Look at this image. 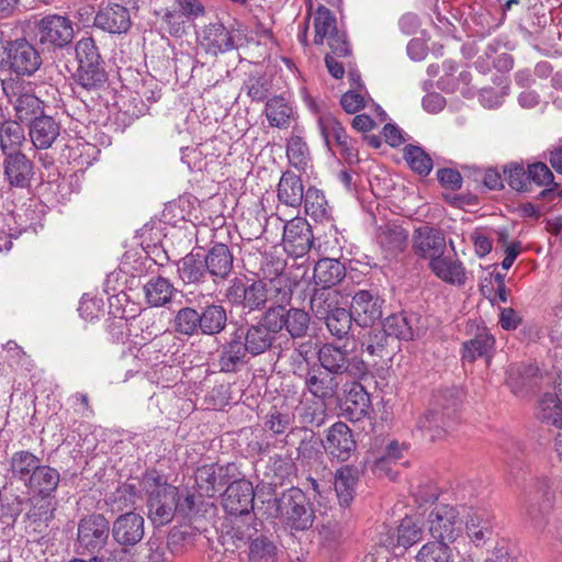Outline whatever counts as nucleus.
I'll list each match as a JSON object with an SVG mask.
<instances>
[{"mask_svg":"<svg viewBox=\"0 0 562 562\" xmlns=\"http://www.w3.org/2000/svg\"><path fill=\"white\" fill-rule=\"evenodd\" d=\"M303 202L306 214L316 222L330 220V207L322 190L315 187L307 188Z\"/></svg>","mask_w":562,"mask_h":562,"instance_id":"3c124183","label":"nucleus"},{"mask_svg":"<svg viewBox=\"0 0 562 562\" xmlns=\"http://www.w3.org/2000/svg\"><path fill=\"white\" fill-rule=\"evenodd\" d=\"M339 292L331 285L324 284L316 288L310 300L311 308L317 318H324L331 311L339 308L338 304Z\"/></svg>","mask_w":562,"mask_h":562,"instance_id":"de8ad7c7","label":"nucleus"},{"mask_svg":"<svg viewBox=\"0 0 562 562\" xmlns=\"http://www.w3.org/2000/svg\"><path fill=\"white\" fill-rule=\"evenodd\" d=\"M274 283H233L228 289V295L233 297L235 303H240L249 310H257L262 307L267 301L272 299V295H281V301L292 292L288 290L273 286Z\"/></svg>","mask_w":562,"mask_h":562,"instance_id":"2eb2a0df","label":"nucleus"},{"mask_svg":"<svg viewBox=\"0 0 562 562\" xmlns=\"http://www.w3.org/2000/svg\"><path fill=\"white\" fill-rule=\"evenodd\" d=\"M43 60L37 48L25 38L8 41L4 70L19 77H31L42 66Z\"/></svg>","mask_w":562,"mask_h":562,"instance_id":"9b49d317","label":"nucleus"},{"mask_svg":"<svg viewBox=\"0 0 562 562\" xmlns=\"http://www.w3.org/2000/svg\"><path fill=\"white\" fill-rule=\"evenodd\" d=\"M204 260L207 276L213 279H226L233 269V255L224 244L213 246L207 255H204Z\"/></svg>","mask_w":562,"mask_h":562,"instance_id":"37998d69","label":"nucleus"},{"mask_svg":"<svg viewBox=\"0 0 562 562\" xmlns=\"http://www.w3.org/2000/svg\"><path fill=\"white\" fill-rule=\"evenodd\" d=\"M38 43L48 50L70 48L75 36L72 21L65 15L47 14L36 22Z\"/></svg>","mask_w":562,"mask_h":562,"instance_id":"1a4fd4ad","label":"nucleus"},{"mask_svg":"<svg viewBox=\"0 0 562 562\" xmlns=\"http://www.w3.org/2000/svg\"><path fill=\"white\" fill-rule=\"evenodd\" d=\"M317 125L329 150H333V145H335L349 165L359 161L356 142L349 137L342 124L331 113L321 114Z\"/></svg>","mask_w":562,"mask_h":562,"instance_id":"f8f14e48","label":"nucleus"},{"mask_svg":"<svg viewBox=\"0 0 562 562\" xmlns=\"http://www.w3.org/2000/svg\"><path fill=\"white\" fill-rule=\"evenodd\" d=\"M204 254L190 252L178 262L180 279L188 281H200L207 276Z\"/></svg>","mask_w":562,"mask_h":562,"instance_id":"6e6d98bb","label":"nucleus"},{"mask_svg":"<svg viewBox=\"0 0 562 562\" xmlns=\"http://www.w3.org/2000/svg\"><path fill=\"white\" fill-rule=\"evenodd\" d=\"M200 322L199 313L194 308L183 307L173 319V328L178 334L190 337L200 330Z\"/></svg>","mask_w":562,"mask_h":562,"instance_id":"0e129e2a","label":"nucleus"},{"mask_svg":"<svg viewBox=\"0 0 562 562\" xmlns=\"http://www.w3.org/2000/svg\"><path fill=\"white\" fill-rule=\"evenodd\" d=\"M314 43L316 45H322L325 38H328L329 35L338 31L336 18L328 8L324 5L317 8L314 18Z\"/></svg>","mask_w":562,"mask_h":562,"instance_id":"bf43d9fd","label":"nucleus"},{"mask_svg":"<svg viewBox=\"0 0 562 562\" xmlns=\"http://www.w3.org/2000/svg\"><path fill=\"white\" fill-rule=\"evenodd\" d=\"M345 278L355 279L338 259L322 258L314 267L313 281H344Z\"/></svg>","mask_w":562,"mask_h":562,"instance_id":"603ef678","label":"nucleus"},{"mask_svg":"<svg viewBox=\"0 0 562 562\" xmlns=\"http://www.w3.org/2000/svg\"><path fill=\"white\" fill-rule=\"evenodd\" d=\"M462 397V391L456 386L437 390L430 408L417 419V429L430 440L443 437L459 420Z\"/></svg>","mask_w":562,"mask_h":562,"instance_id":"7ed1b4c3","label":"nucleus"},{"mask_svg":"<svg viewBox=\"0 0 562 562\" xmlns=\"http://www.w3.org/2000/svg\"><path fill=\"white\" fill-rule=\"evenodd\" d=\"M177 350L175 337L171 334H162L143 345L138 349L137 358L151 368H157L160 364L171 367L170 362Z\"/></svg>","mask_w":562,"mask_h":562,"instance_id":"a878e982","label":"nucleus"},{"mask_svg":"<svg viewBox=\"0 0 562 562\" xmlns=\"http://www.w3.org/2000/svg\"><path fill=\"white\" fill-rule=\"evenodd\" d=\"M304 194V186L301 177L293 171H284L278 183V200L286 206L299 207L303 203Z\"/></svg>","mask_w":562,"mask_h":562,"instance_id":"58836bf2","label":"nucleus"},{"mask_svg":"<svg viewBox=\"0 0 562 562\" xmlns=\"http://www.w3.org/2000/svg\"><path fill=\"white\" fill-rule=\"evenodd\" d=\"M360 470L355 465H344L335 473V491L340 506L348 507L355 498Z\"/></svg>","mask_w":562,"mask_h":562,"instance_id":"ea45409f","label":"nucleus"},{"mask_svg":"<svg viewBox=\"0 0 562 562\" xmlns=\"http://www.w3.org/2000/svg\"><path fill=\"white\" fill-rule=\"evenodd\" d=\"M218 543L226 550H243L248 562H277L278 548L272 535L265 530L262 521L234 522L220 529Z\"/></svg>","mask_w":562,"mask_h":562,"instance_id":"f257e3e1","label":"nucleus"},{"mask_svg":"<svg viewBox=\"0 0 562 562\" xmlns=\"http://www.w3.org/2000/svg\"><path fill=\"white\" fill-rule=\"evenodd\" d=\"M536 416L541 424L562 428V400L555 393H544Z\"/></svg>","mask_w":562,"mask_h":562,"instance_id":"49530a36","label":"nucleus"},{"mask_svg":"<svg viewBox=\"0 0 562 562\" xmlns=\"http://www.w3.org/2000/svg\"><path fill=\"white\" fill-rule=\"evenodd\" d=\"M378 243L389 256H396L407 247L408 232L401 225L387 223L378 229Z\"/></svg>","mask_w":562,"mask_h":562,"instance_id":"a19ab883","label":"nucleus"},{"mask_svg":"<svg viewBox=\"0 0 562 562\" xmlns=\"http://www.w3.org/2000/svg\"><path fill=\"white\" fill-rule=\"evenodd\" d=\"M295 420L293 408L282 400L280 404L271 406L265 417L263 428L273 435H284L292 430Z\"/></svg>","mask_w":562,"mask_h":562,"instance_id":"79ce46f5","label":"nucleus"},{"mask_svg":"<svg viewBox=\"0 0 562 562\" xmlns=\"http://www.w3.org/2000/svg\"><path fill=\"white\" fill-rule=\"evenodd\" d=\"M202 497L204 495H195L189 491L180 492L178 490V499H177V513H179L184 518H192L199 516L202 512L201 506H203Z\"/></svg>","mask_w":562,"mask_h":562,"instance_id":"338daca9","label":"nucleus"},{"mask_svg":"<svg viewBox=\"0 0 562 562\" xmlns=\"http://www.w3.org/2000/svg\"><path fill=\"white\" fill-rule=\"evenodd\" d=\"M453 553L449 543L442 541H429L425 543L416 554V562H453Z\"/></svg>","mask_w":562,"mask_h":562,"instance_id":"13d9d810","label":"nucleus"},{"mask_svg":"<svg viewBox=\"0 0 562 562\" xmlns=\"http://www.w3.org/2000/svg\"><path fill=\"white\" fill-rule=\"evenodd\" d=\"M247 355L248 351L243 346L241 336H236L234 333L231 339L223 345L218 355L221 372H236L241 366L247 363Z\"/></svg>","mask_w":562,"mask_h":562,"instance_id":"4c0bfd02","label":"nucleus"},{"mask_svg":"<svg viewBox=\"0 0 562 562\" xmlns=\"http://www.w3.org/2000/svg\"><path fill=\"white\" fill-rule=\"evenodd\" d=\"M24 128L16 120H5L0 125V150L2 156L11 153H22L21 147L25 144Z\"/></svg>","mask_w":562,"mask_h":562,"instance_id":"a18cd8bd","label":"nucleus"},{"mask_svg":"<svg viewBox=\"0 0 562 562\" xmlns=\"http://www.w3.org/2000/svg\"><path fill=\"white\" fill-rule=\"evenodd\" d=\"M467 535L475 547L484 546L496 533L494 517L485 509H475L465 521Z\"/></svg>","mask_w":562,"mask_h":562,"instance_id":"7c9ffc66","label":"nucleus"},{"mask_svg":"<svg viewBox=\"0 0 562 562\" xmlns=\"http://www.w3.org/2000/svg\"><path fill=\"white\" fill-rule=\"evenodd\" d=\"M418 323V315L403 311L387 316L383 322V328L390 338L409 341L417 335Z\"/></svg>","mask_w":562,"mask_h":562,"instance_id":"72a5a7b5","label":"nucleus"},{"mask_svg":"<svg viewBox=\"0 0 562 562\" xmlns=\"http://www.w3.org/2000/svg\"><path fill=\"white\" fill-rule=\"evenodd\" d=\"M41 463L42 459L35 453L30 450H19L9 459L8 474L11 480L25 485Z\"/></svg>","mask_w":562,"mask_h":562,"instance_id":"e433bc0d","label":"nucleus"},{"mask_svg":"<svg viewBox=\"0 0 562 562\" xmlns=\"http://www.w3.org/2000/svg\"><path fill=\"white\" fill-rule=\"evenodd\" d=\"M319 369L337 375L341 379L344 374L360 379L368 373L366 362L352 356L346 347L334 342H326L317 351Z\"/></svg>","mask_w":562,"mask_h":562,"instance_id":"0eeeda50","label":"nucleus"},{"mask_svg":"<svg viewBox=\"0 0 562 562\" xmlns=\"http://www.w3.org/2000/svg\"><path fill=\"white\" fill-rule=\"evenodd\" d=\"M554 486V480L541 477L537 482L536 491L529 495L526 515L533 528L543 531L548 526V533L562 542V516L555 514L549 519L555 499Z\"/></svg>","mask_w":562,"mask_h":562,"instance_id":"39448f33","label":"nucleus"},{"mask_svg":"<svg viewBox=\"0 0 562 562\" xmlns=\"http://www.w3.org/2000/svg\"><path fill=\"white\" fill-rule=\"evenodd\" d=\"M296 375L304 381V392L312 395L313 398L323 405L338 398V391L341 385V379L329 372H326L315 366L307 368L305 374L294 371Z\"/></svg>","mask_w":562,"mask_h":562,"instance_id":"dca6fc26","label":"nucleus"},{"mask_svg":"<svg viewBox=\"0 0 562 562\" xmlns=\"http://www.w3.org/2000/svg\"><path fill=\"white\" fill-rule=\"evenodd\" d=\"M286 156L294 168L302 171L306 170L310 162V151L302 137L292 136L288 140Z\"/></svg>","mask_w":562,"mask_h":562,"instance_id":"e2e57ef3","label":"nucleus"},{"mask_svg":"<svg viewBox=\"0 0 562 562\" xmlns=\"http://www.w3.org/2000/svg\"><path fill=\"white\" fill-rule=\"evenodd\" d=\"M273 313L276 321L280 323V330L285 327L292 337H302L305 335L308 324L310 315L300 308H290L284 312L283 307L269 308Z\"/></svg>","mask_w":562,"mask_h":562,"instance_id":"c03bdc74","label":"nucleus"},{"mask_svg":"<svg viewBox=\"0 0 562 562\" xmlns=\"http://www.w3.org/2000/svg\"><path fill=\"white\" fill-rule=\"evenodd\" d=\"M265 113L272 127L286 128L293 114L289 102L280 95H276L266 102Z\"/></svg>","mask_w":562,"mask_h":562,"instance_id":"8fccbe9b","label":"nucleus"},{"mask_svg":"<svg viewBox=\"0 0 562 562\" xmlns=\"http://www.w3.org/2000/svg\"><path fill=\"white\" fill-rule=\"evenodd\" d=\"M60 133L59 123L50 115H40L30 123L29 135L37 149L52 147Z\"/></svg>","mask_w":562,"mask_h":562,"instance_id":"473e14b6","label":"nucleus"},{"mask_svg":"<svg viewBox=\"0 0 562 562\" xmlns=\"http://www.w3.org/2000/svg\"><path fill=\"white\" fill-rule=\"evenodd\" d=\"M200 331L204 335L221 333L227 322L226 311L221 305H209L199 314Z\"/></svg>","mask_w":562,"mask_h":562,"instance_id":"5fc2aeb1","label":"nucleus"},{"mask_svg":"<svg viewBox=\"0 0 562 562\" xmlns=\"http://www.w3.org/2000/svg\"><path fill=\"white\" fill-rule=\"evenodd\" d=\"M294 463L280 454H276L269 459L263 472V477L257 485V495L259 498L267 497L278 493L286 480L293 474Z\"/></svg>","mask_w":562,"mask_h":562,"instance_id":"412c9836","label":"nucleus"},{"mask_svg":"<svg viewBox=\"0 0 562 562\" xmlns=\"http://www.w3.org/2000/svg\"><path fill=\"white\" fill-rule=\"evenodd\" d=\"M234 31L220 20L210 22L200 33V44L212 56L231 52L237 47Z\"/></svg>","mask_w":562,"mask_h":562,"instance_id":"aec40b11","label":"nucleus"},{"mask_svg":"<svg viewBox=\"0 0 562 562\" xmlns=\"http://www.w3.org/2000/svg\"><path fill=\"white\" fill-rule=\"evenodd\" d=\"M390 337L385 329L372 328L363 335L360 345L362 351L367 352L372 357L383 358L386 353Z\"/></svg>","mask_w":562,"mask_h":562,"instance_id":"052dcab7","label":"nucleus"},{"mask_svg":"<svg viewBox=\"0 0 562 562\" xmlns=\"http://www.w3.org/2000/svg\"><path fill=\"white\" fill-rule=\"evenodd\" d=\"M75 79L87 93L91 94L92 101H106L110 93V83L103 63L79 64Z\"/></svg>","mask_w":562,"mask_h":562,"instance_id":"a211bd4d","label":"nucleus"},{"mask_svg":"<svg viewBox=\"0 0 562 562\" xmlns=\"http://www.w3.org/2000/svg\"><path fill=\"white\" fill-rule=\"evenodd\" d=\"M143 291L151 306H162L172 299L175 289L172 283H144Z\"/></svg>","mask_w":562,"mask_h":562,"instance_id":"774afa93","label":"nucleus"},{"mask_svg":"<svg viewBox=\"0 0 562 562\" xmlns=\"http://www.w3.org/2000/svg\"><path fill=\"white\" fill-rule=\"evenodd\" d=\"M254 502L255 490L250 481L240 479L229 483L223 494V507L227 517L220 529L234 522L235 519L241 520L244 524L259 521L252 513Z\"/></svg>","mask_w":562,"mask_h":562,"instance_id":"423d86ee","label":"nucleus"},{"mask_svg":"<svg viewBox=\"0 0 562 562\" xmlns=\"http://www.w3.org/2000/svg\"><path fill=\"white\" fill-rule=\"evenodd\" d=\"M323 319H325L329 333L338 339L347 337L351 330L352 323H355L352 311L344 307L331 311Z\"/></svg>","mask_w":562,"mask_h":562,"instance_id":"4d7b16f0","label":"nucleus"},{"mask_svg":"<svg viewBox=\"0 0 562 562\" xmlns=\"http://www.w3.org/2000/svg\"><path fill=\"white\" fill-rule=\"evenodd\" d=\"M383 304L384 300L371 291L361 290L357 292L350 305L355 323L361 327L372 325L381 318Z\"/></svg>","mask_w":562,"mask_h":562,"instance_id":"cd10ccee","label":"nucleus"},{"mask_svg":"<svg viewBox=\"0 0 562 562\" xmlns=\"http://www.w3.org/2000/svg\"><path fill=\"white\" fill-rule=\"evenodd\" d=\"M495 337L486 327L477 328L474 337L464 341L461 347V360L473 363L479 358L491 357L495 349Z\"/></svg>","mask_w":562,"mask_h":562,"instance_id":"c9c22d12","label":"nucleus"},{"mask_svg":"<svg viewBox=\"0 0 562 562\" xmlns=\"http://www.w3.org/2000/svg\"><path fill=\"white\" fill-rule=\"evenodd\" d=\"M147 494V516L155 526L170 522L177 510L178 487L156 470L146 471L142 481Z\"/></svg>","mask_w":562,"mask_h":562,"instance_id":"20e7f679","label":"nucleus"},{"mask_svg":"<svg viewBox=\"0 0 562 562\" xmlns=\"http://www.w3.org/2000/svg\"><path fill=\"white\" fill-rule=\"evenodd\" d=\"M273 318H276L273 313L268 311L258 323L240 327L235 331L236 336H241L243 346L249 355L256 357L272 347L280 331V323Z\"/></svg>","mask_w":562,"mask_h":562,"instance_id":"9d476101","label":"nucleus"},{"mask_svg":"<svg viewBox=\"0 0 562 562\" xmlns=\"http://www.w3.org/2000/svg\"><path fill=\"white\" fill-rule=\"evenodd\" d=\"M427 528L435 540L452 543L461 532L462 520L453 505L440 503L428 514Z\"/></svg>","mask_w":562,"mask_h":562,"instance_id":"ddd939ff","label":"nucleus"},{"mask_svg":"<svg viewBox=\"0 0 562 562\" xmlns=\"http://www.w3.org/2000/svg\"><path fill=\"white\" fill-rule=\"evenodd\" d=\"M3 179L10 188L29 189L35 175L34 162L24 153L2 156Z\"/></svg>","mask_w":562,"mask_h":562,"instance_id":"6ab92c4d","label":"nucleus"},{"mask_svg":"<svg viewBox=\"0 0 562 562\" xmlns=\"http://www.w3.org/2000/svg\"><path fill=\"white\" fill-rule=\"evenodd\" d=\"M527 175L531 191L533 186L542 188L537 194L539 199L553 201L561 195V192L558 191V183L553 181V173L546 164L539 161L528 165Z\"/></svg>","mask_w":562,"mask_h":562,"instance_id":"2f4dec72","label":"nucleus"},{"mask_svg":"<svg viewBox=\"0 0 562 562\" xmlns=\"http://www.w3.org/2000/svg\"><path fill=\"white\" fill-rule=\"evenodd\" d=\"M267 518L279 519L291 530L304 531L313 526L315 515L307 495L299 487L291 486L281 493L262 498Z\"/></svg>","mask_w":562,"mask_h":562,"instance_id":"f03ea898","label":"nucleus"},{"mask_svg":"<svg viewBox=\"0 0 562 562\" xmlns=\"http://www.w3.org/2000/svg\"><path fill=\"white\" fill-rule=\"evenodd\" d=\"M60 482V473L57 469L43 464L36 469L31 480L24 485L33 495L43 497H55Z\"/></svg>","mask_w":562,"mask_h":562,"instance_id":"f704fd0d","label":"nucleus"},{"mask_svg":"<svg viewBox=\"0 0 562 562\" xmlns=\"http://www.w3.org/2000/svg\"><path fill=\"white\" fill-rule=\"evenodd\" d=\"M356 447L351 429L342 422L333 424L323 440V448L331 461H348L356 451Z\"/></svg>","mask_w":562,"mask_h":562,"instance_id":"f3484780","label":"nucleus"},{"mask_svg":"<svg viewBox=\"0 0 562 562\" xmlns=\"http://www.w3.org/2000/svg\"><path fill=\"white\" fill-rule=\"evenodd\" d=\"M429 265L441 281H463L464 279L462 262L451 256L441 255Z\"/></svg>","mask_w":562,"mask_h":562,"instance_id":"864d4df0","label":"nucleus"},{"mask_svg":"<svg viewBox=\"0 0 562 562\" xmlns=\"http://www.w3.org/2000/svg\"><path fill=\"white\" fill-rule=\"evenodd\" d=\"M55 497H43L40 495H33L26 498V503L30 505V509L26 513V518L33 524L45 525L54 519V513L56 510Z\"/></svg>","mask_w":562,"mask_h":562,"instance_id":"09e8293b","label":"nucleus"},{"mask_svg":"<svg viewBox=\"0 0 562 562\" xmlns=\"http://www.w3.org/2000/svg\"><path fill=\"white\" fill-rule=\"evenodd\" d=\"M412 249L417 257L429 259L432 262L445 252V235L428 225L419 226L413 233Z\"/></svg>","mask_w":562,"mask_h":562,"instance_id":"393cba45","label":"nucleus"},{"mask_svg":"<svg viewBox=\"0 0 562 562\" xmlns=\"http://www.w3.org/2000/svg\"><path fill=\"white\" fill-rule=\"evenodd\" d=\"M313 241V232L305 218L294 217L283 226V245L290 255L304 256L312 248Z\"/></svg>","mask_w":562,"mask_h":562,"instance_id":"4be33fe9","label":"nucleus"},{"mask_svg":"<svg viewBox=\"0 0 562 562\" xmlns=\"http://www.w3.org/2000/svg\"><path fill=\"white\" fill-rule=\"evenodd\" d=\"M145 520L143 516L135 512H126L120 515L113 522V539L124 547H134L144 538Z\"/></svg>","mask_w":562,"mask_h":562,"instance_id":"c85d7f7f","label":"nucleus"},{"mask_svg":"<svg viewBox=\"0 0 562 562\" xmlns=\"http://www.w3.org/2000/svg\"><path fill=\"white\" fill-rule=\"evenodd\" d=\"M504 179L508 186L518 192H531L529 188L527 168L521 162H510L504 167Z\"/></svg>","mask_w":562,"mask_h":562,"instance_id":"69168bd1","label":"nucleus"},{"mask_svg":"<svg viewBox=\"0 0 562 562\" xmlns=\"http://www.w3.org/2000/svg\"><path fill=\"white\" fill-rule=\"evenodd\" d=\"M231 464H204L195 471V483L201 495L212 498L220 494L229 482Z\"/></svg>","mask_w":562,"mask_h":562,"instance_id":"bb28decb","label":"nucleus"},{"mask_svg":"<svg viewBox=\"0 0 562 562\" xmlns=\"http://www.w3.org/2000/svg\"><path fill=\"white\" fill-rule=\"evenodd\" d=\"M94 26L110 34L126 33L131 27L130 11L119 3L100 5L94 16Z\"/></svg>","mask_w":562,"mask_h":562,"instance_id":"c756f323","label":"nucleus"},{"mask_svg":"<svg viewBox=\"0 0 562 562\" xmlns=\"http://www.w3.org/2000/svg\"><path fill=\"white\" fill-rule=\"evenodd\" d=\"M1 88L20 122L31 123L44 114V102L32 92L30 83L10 77L1 81Z\"/></svg>","mask_w":562,"mask_h":562,"instance_id":"6e6552de","label":"nucleus"},{"mask_svg":"<svg viewBox=\"0 0 562 562\" xmlns=\"http://www.w3.org/2000/svg\"><path fill=\"white\" fill-rule=\"evenodd\" d=\"M110 524L101 514L82 518L77 530V552L79 554L98 552L108 542Z\"/></svg>","mask_w":562,"mask_h":562,"instance_id":"4468645a","label":"nucleus"},{"mask_svg":"<svg viewBox=\"0 0 562 562\" xmlns=\"http://www.w3.org/2000/svg\"><path fill=\"white\" fill-rule=\"evenodd\" d=\"M540 370L533 363L516 362L508 366L505 383L516 396H526L540 382Z\"/></svg>","mask_w":562,"mask_h":562,"instance_id":"b1692460","label":"nucleus"},{"mask_svg":"<svg viewBox=\"0 0 562 562\" xmlns=\"http://www.w3.org/2000/svg\"><path fill=\"white\" fill-rule=\"evenodd\" d=\"M340 413L350 422L366 417L371 409V398L364 386L359 382L346 384L344 396L339 398Z\"/></svg>","mask_w":562,"mask_h":562,"instance_id":"5701e85b","label":"nucleus"},{"mask_svg":"<svg viewBox=\"0 0 562 562\" xmlns=\"http://www.w3.org/2000/svg\"><path fill=\"white\" fill-rule=\"evenodd\" d=\"M404 159L411 169L420 176H428L432 169V160L419 146L407 145L404 148Z\"/></svg>","mask_w":562,"mask_h":562,"instance_id":"680f3d73","label":"nucleus"}]
</instances>
